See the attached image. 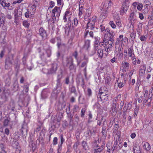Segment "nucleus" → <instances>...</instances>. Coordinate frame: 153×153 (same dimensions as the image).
<instances>
[{
  "label": "nucleus",
  "instance_id": "nucleus-60",
  "mask_svg": "<svg viewBox=\"0 0 153 153\" xmlns=\"http://www.w3.org/2000/svg\"><path fill=\"white\" fill-rule=\"evenodd\" d=\"M88 122L89 123L92 121L91 120V119L92 118V114L90 113L89 114H88Z\"/></svg>",
  "mask_w": 153,
  "mask_h": 153
},
{
  "label": "nucleus",
  "instance_id": "nucleus-55",
  "mask_svg": "<svg viewBox=\"0 0 153 153\" xmlns=\"http://www.w3.org/2000/svg\"><path fill=\"white\" fill-rule=\"evenodd\" d=\"M93 107L94 109L99 108L100 107V105L99 103L97 102L95 103L93 105Z\"/></svg>",
  "mask_w": 153,
  "mask_h": 153
},
{
  "label": "nucleus",
  "instance_id": "nucleus-2",
  "mask_svg": "<svg viewBox=\"0 0 153 153\" xmlns=\"http://www.w3.org/2000/svg\"><path fill=\"white\" fill-rule=\"evenodd\" d=\"M105 3L103 2L100 7V9L102 11V12L105 14L107 13L108 9L111 7L112 3L111 1L106 0Z\"/></svg>",
  "mask_w": 153,
  "mask_h": 153
},
{
  "label": "nucleus",
  "instance_id": "nucleus-57",
  "mask_svg": "<svg viewBox=\"0 0 153 153\" xmlns=\"http://www.w3.org/2000/svg\"><path fill=\"white\" fill-rule=\"evenodd\" d=\"M9 123V120H8L6 119H5L4 122V126H7Z\"/></svg>",
  "mask_w": 153,
  "mask_h": 153
},
{
  "label": "nucleus",
  "instance_id": "nucleus-13",
  "mask_svg": "<svg viewBox=\"0 0 153 153\" xmlns=\"http://www.w3.org/2000/svg\"><path fill=\"white\" fill-rule=\"evenodd\" d=\"M0 4L4 8H8L10 6L9 3L6 2L5 0H0Z\"/></svg>",
  "mask_w": 153,
  "mask_h": 153
},
{
  "label": "nucleus",
  "instance_id": "nucleus-27",
  "mask_svg": "<svg viewBox=\"0 0 153 153\" xmlns=\"http://www.w3.org/2000/svg\"><path fill=\"white\" fill-rule=\"evenodd\" d=\"M11 12L9 11H7L6 13L5 18L9 19H12V16L11 15Z\"/></svg>",
  "mask_w": 153,
  "mask_h": 153
},
{
  "label": "nucleus",
  "instance_id": "nucleus-14",
  "mask_svg": "<svg viewBox=\"0 0 153 153\" xmlns=\"http://www.w3.org/2000/svg\"><path fill=\"white\" fill-rule=\"evenodd\" d=\"M39 32L40 35L43 38L46 37L47 34L46 31L42 27L40 28Z\"/></svg>",
  "mask_w": 153,
  "mask_h": 153
},
{
  "label": "nucleus",
  "instance_id": "nucleus-49",
  "mask_svg": "<svg viewBox=\"0 0 153 153\" xmlns=\"http://www.w3.org/2000/svg\"><path fill=\"white\" fill-rule=\"evenodd\" d=\"M79 108V106L77 105H75L74 106L73 111L74 112H75L77 111Z\"/></svg>",
  "mask_w": 153,
  "mask_h": 153
},
{
  "label": "nucleus",
  "instance_id": "nucleus-62",
  "mask_svg": "<svg viewBox=\"0 0 153 153\" xmlns=\"http://www.w3.org/2000/svg\"><path fill=\"white\" fill-rule=\"evenodd\" d=\"M53 144L56 145L57 143V137H55L53 139Z\"/></svg>",
  "mask_w": 153,
  "mask_h": 153
},
{
  "label": "nucleus",
  "instance_id": "nucleus-9",
  "mask_svg": "<svg viewBox=\"0 0 153 153\" xmlns=\"http://www.w3.org/2000/svg\"><path fill=\"white\" fill-rule=\"evenodd\" d=\"M71 13L69 10H67L65 13V15L63 16V20L65 22H66L67 21V17L68 18V20L69 21H71L70 18L71 17Z\"/></svg>",
  "mask_w": 153,
  "mask_h": 153
},
{
  "label": "nucleus",
  "instance_id": "nucleus-40",
  "mask_svg": "<svg viewBox=\"0 0 153 153\" xmlns=\"http://www.w3.org/2000/svg\"><path fill=\"white\" fill-rule=\"evenodd\" d=\"M70 90L71 93L75 94L76 91L75 87L74 86H72L70 88Z\"/></svg>",
  "mask_w": 153,
  "mask_h": 153
},
{
  "label": "nucleus",
  "instance_id": "nucleus-21",
  "mask_svg": "<svg viewBox=\"0 0 153 153\" xmlns=\"http://www.w3.org/2000/svg\"><path fill=\"white\" fill-rule=\"evenodd\" d=\"M131 108V105L130 103L126 104L123 108L124 110L126 111L128 110H130Z\"/></svg>",
  "mask_w": 153,
  "mask_h": 153
},
{
  "label": "nucleus",
  "instance_id": "nucleus-37",
  "mask_svg": "<svg viewBox=\"0 0 153 153\" xmlns=\"http://www.w3.org/2000/svg\"><path fill=\"white\" fill-rule=\"evenodd\" d=\"M100 91L103 92H108L107 88L105 86H102L100 89L99 92H100Z\"/></svg>",
  "mask_w": 153,
  "mask_h": 153
},
{
  "label": "nucleus",
  "instance_id": "nucleus-30",
  "mask_svg": "<svg viewBox=\"0 0 153 153\" xmlns=\"http://www.w3.org/2000/svg\"><path fill=\"white\" fill-rule=\"evenodd\" d=\"M82 145L83 148L85 150H87L89 149L88 146L85 141H83L82 143Z\"/></svg>",
  "mask_w": 153,
  "mask_h": 153
},
{
  "label": "nucleus",
  "instance_id": "nucleus-63",
  "mask_svg": "<svg viewBox=\"0 0 153 153\" xmlns=\"http://www.w3.org/2000/svg\"><path fill=\"white\" fill-rule=\"evenodd\" d=\"M56 39L57 38H53L51 39L50 40V42L53 44H54L56 41H57Z\"/></svg>",
  "mask_w": 153,
  "mask_h": 153
},
{
  "label": "nucleus",
  "instance_id": "nucleus-23",
  "mask_svg": "<svg viewBox=\"0 0 153 153\" xmlns=\"http://www.w3.org/2000/svg\"><path fill=\"white\" fill-rule=\"evenodd\" d=\"M105 31H106L107 33H108L109 34L110 36L114 37L115 35V33L112 30H110L109 29L107 28L105 29Z\"/></svg>",
  "mask_w": 153,
  "mask_h": 153
},
{
  "label": "nucleus",
  "instance_id": "nucleus-44",
  "mask_svg": "<svg viewBox=\"0 0 153 153\" xmlns=\"http://www.w3.org/2000/svg\"><path fill=\"white\" fill-rule=\"evenodd\" d=\"M104 145V144H103V143L101 145V147L100 148H99L96 149H94V150H96L97 151V152L99 153H100L102 150L103 149V146Z\"/></svg>",
  "mask_w": 153,
  "mask_h": 153
},
{
  "label": "nucleus",
  "instance_id": "nucleus-64",
  "mask_svg": "<svg viewBox=\"0 0 153 153\" xmlns=\"http://www.w3.org/2000/svg\"><path fill=\"white\" fill-rule=\"evenodd\" d=\"M148 6H149V5L148 4H146L144 6V7H145V9H144L145 10L144 11L145 12H148L149 10V8H148Z\"/></svg>",
  "mask_w": 153,
  "mask_h": 153
},
{
  "label": "nucleus",
  "instance_id": "nucleus-41",
  "mask_svg": "<svg viewBox=\"0 0 153 153\" xmlns=\"http://www.w3.org/2000/svg\"><path fill=\"white\" fill-rule=\"evenodd\" d=\"M144 94V99L146 100L148 97H148V91L147 90H145L143 91Z\"/></svg>",
  "mask_w": 153,
  "mask_h": 153
},
{
  "label": "nucleus",
  "instance_id": "nucleus-31",
  "mask_svg": "<svg viewBox=\"0 0 153 153\" xmlns=\"http://www.w3.org/2000/svg\"><path fill=\"white\" fill-rule=\"evenodd\" d=\"M62 77V75L60 74L58 75L57 76V85H60V80Z\"/></svg>",
  "mask_w": 153,
  "mask_h": 153
},
{
  "label": "nucleus",
  "instance_id": "nucleus-34",
  "mask_svg": "<svg viewBox=\"0 0 153 153\" xmlns=\"http://www.w3.org/2000/svg\"><path fill=\"white\" fill-rule=\"evenodd\" d=\"M122 65L123 67L126 69H128L129 68V64L127 62H123Z\"/></svg>",
  "mask_w": 153,
  "mask_h": 153
},
{
  "label": "nucleus",
  "instance_id": "nucleus-11",
  "mask_svg": "<svg viewBox=\"0 0 153 153\" xmlns=\"http://www.w3.org/2000/svg\"><path fill=\"white\" fill-rule=\"evenodd\" d=\"M117 105L116 104H112L110 112L112 114V115H114L116 114L118 109V107H116Z\"/></svg>",
  "mask_w": 153,
  "mask_h": 153
},
{
  "label": "nucleus",
  "instance_id": "nucleus-19",
  "mask_svg": "<svg viewBox=\"0 0 153 153\" xmlns=\"http://www.w3.org/2000/svg\"><path fill=\"white\" fill-rule=\"evenodd\" d=\"M57 65L56 63L53 64L51 68V72L52 73H55L57 70Z\"/></svg>",
  "mask_w": 153,
  "mask_h": 153
},
{
  "label": "nucleus",
  "instance_id": "nucleus-7",
  "mask_svg": "<svg viewBox=\"0 0 153 153\" xmlns=\"http://www.w3.org/2000/svg\"><path fill=\"white\" fill-rule=\"evenodd\" d=\"M14 14L15 18L16 20L22 15L21 10L18 8L15 9L14 10Z\"/></svg>",
  "mask_w": 153,
  "mask_h": 153
},
{
  "label": "nucleus",
  "instance_id": "nucleus-20",
  "mask_svg": "<svg viewBox=\"0 0 153 153\" xmlns=\"http://www.w3.org/2000/svg\"><path fill=\"white\" fill-rule=\"evenodd\" d=\"M31 7L29 10L30 11V14L31 15H33L36 11V7L34 4L31 5Z\"/></svg>",
  "mask_w": 153,
  "mask_h": 153
},
{
  "label": "nucleus",
  "instance_id": "nucleus-39",
  "mask_svg": "<svg viewBox=\"0 0 153 153\" xmlns=\"http://www.w3.org/2000/svg\"><path fill=\"white\" fill-rule=\"evenodd\" d=\"M143 69H140L139 71V74L142 76H143L145 72V70L146 69V68L144 65H143Z\"/></svg>",
  "mask_w": 153,
  "mask_h": 153
},
{
  "label": "nucleus",
  "instance_id": "nucleus-56",
  "mask_svg": "<svg viewBox=\"0 0 153 153\" xmlns=\"http://www.w3.org/2000/svg\"><path fill=\"white\" fill-rule=\"evenodd\" d=\"M87 94L88 96H90L92 95L91 90L90 88H88L87 90Z\"/></svg>",
  "mask_w": 153,
  "mask_h": 153
},
{
  "label": "nucleus",
  "instance_id": "nucleus-3",
  "mask_svg": "<svg viewBox=\"0 0 153 153\" xmlns=\"http://www.w3.org/2000/svg\"><path fill=\"white\" fill-rule=\"evenodd\" d=\"M129 0H125L121 8L120 13L121 15H124L126 13L129 7Z\"/></svg>",
  "mask_w": 153,
  "mask_h": 153
},
{
  "label": "nucleus",
  "instance_id": "nucleus-61",
  "mask_svg": "<svg viewBox=\"0 0 153 153\" xmlns=\"http://www.w3.org/2000/svg\"><path fill=\"white\" fill-rule=\"evenodd\" d=\"M24 0H18L17 1H14L13 2V4H15L17 3H20L21 2L23 1Z\"/></svg>",
  "mask_w": 153,
  "mask_h": 153
},
{
  "label": "nucleus",
  "instance_id": "nucleus-47",
  "mask_svg": "<svg viewBox=\"0 0 153 153\" xmlns=\"http://www.w3.org/2000/svg\"><path fill=\"white\" fill-rule=\"evenodd\" d=\"M97 17L96 16H93L91 18H90L89 19L91 20V22H93L95 24V22H96Z\"/></svg>",
  "mask_w": 153,
  "mask_h": 153
},
{
  "label": "nucleus",
  "instance_id": "nucleus-45",
  "mask_svg": "<svg viewBox=\"0 0 153 153\" xmlns=\"http://www.w3.org/2000/svg\"><path fill=\"white\" fill-rule=\"evenodd\" d=\"M95 40L94 42V44H99V41L100 39V37H99L97 36L95 37L94 38Z\"/></svg>",
  "mask_w": 153,
  "mask_h": 153
},
{
  "label": "nucleus",
  "instance_id": "nucleus-35",
  "mask_svg": "<svg viewBox=\"0 0 153 153\" xmlns=\"http://www.w3.org/2000/svg\"><path fill=\"white\" fill-rule=\"evenodd\" d=\"M90 40H87L85 41V47L86 49H88L90 46Z\"/></svg>",
  "mask_w": 153,
  "mask_h": 153
},
{
  "label": "nucleus",
  "instance_id": "nucleus-17",
  "mask_svg": "<svg viewBox=\"0 0 153 153\" xmlns=\"http://www.w3.org/2000/svg\"><path fill=\"white\" fill-rule=\"evenodd\" d=\"M117 140V139L115 141L114 144L113 145V147L111 149L108 148V144L107 145V148L108 149V151H109L110 150H111L112 152H113L114 149H116L117 150V149L118 148Z\"/></svg>",
  "mask_w": 153,
  "mask_h": 153
},
{
  "label": "nucleus",
  "instance_id": "nucleus-1",
  "mask_svg": "<svg viewBox=\"0 0 153 153\" xmlns=\"http://www.w3.org/2000/svg\"><path fill=\"white\" fill-rule=\"evenodd\" d=\"M101 43L102 45V47L105 48V51L106 52H108L111 51L113 46L111 44L112 43H110L108 40L104 38Z\"/></svg>",
  "mask_w": 153,
  "mask_h": 153
},
{
  "label": "nucleus",
  "instance_id": "nucleus-54",
  "mask_svg": "<svg viewBox=\"0 0 153 153\" xmlns=\"http://www.w3.org/2000/svg\"><path fill=\"white\" fill-rule=\"evenodd\" d=\"M55 2L53 1H51L50 2V6L49 7V8H53L55 6Z\"/></svg>",
  "mask_w": 153,
  "mask_h": 153
},
{
  "label": "nucleus",
  "instance_id": "nucleus-18",
  "mask_svg": "<svg viewBox=\"0 0 153 153\" xmlns=\"http://www.w3.org/2000/svg\"><path fill=\"white\" fill-rule=\"evenodd\" d=\"M108 96H106V95L104 96L100 95L99 97L98 96V99L99 101H101L102 102L106 101L108 99Z\"/></svg>",
  "mask_w": 153,
  "mask_h": 153
},
{
  "label": "nucleus",
  "instance_id": "nucleus-12",
  "mask_svg": "<svg viewBox=\"0 0 153 153\" xmlns=\"http://www.w3.org/2000/svg\"><path fill=\"white\" fill-rule=\"evenodd\" d=\"M5 20V17L4 15V14L2 13L0 19V26L4 30L5 29L4 28H3V27L4 24Z\"/></svg>",
  "mask_w": 153,
  "mask_h": 153
},
{
  "label": "nucleus",
  "instance_id": "nucleus-36",
  "mask_svg": "<svg viewBox=\"0 0 153 153\" xmlns=\"http://www.w3.org/2000/svg\"><path fill=\"white\" fill-rule=\"evenodd\" d=\"M114 20L116 23V25H117V26H118L119 27H121L122 25L119 18V17H117V19H115Z\"/></svg>",
  "mask_w": 153,
  "mask_h": 153
},
{
  "label": "nucleus",
  "instance_id": "nucleus-46",
  "mask_svg": "<svg viewBox=\"0 0 153 153\" xmlns=\"http://www.w3.org/2000/svg\"><path fill=\"white\" fill-rule=\"evenodd\" d=\"M30 14V12L29 10L28 9H27V12L25 13V17L26 18H29V14Z\"/></svg>",
  "mask_w": 153,
  "mask_h": 153
},
{
  "label": "nucleus",
  "instance_id": "nucleus-28",
  "mask_svg": "<svg viewBox=\"0 0 153 153\" xmlns=\"http://www.w3.org/2000/svg\"><path fill=\"white\" fill-rule=\"evenodd\" d=\"M134 153H141V151L140 147L134 146Z\"/></svg>",
  "mask_w": 153,
  "mask_h": 153
},
{
  "label": "nucleus",
  "instance_id": "nucleus-5",
  "mask_svg": "<svg viewBox=\"0 0 153 153\" xmlns=\"http://www.w3.org/2000/svg\"><path fill=\"white\" fill-rule=\"evenodd\" d=\"M95 24L93 22H91V20L89 19L88 22L87 24L86 29L85 30V32H86L85 36L87 34V33L88 32V31L86 29L88 28L89 27H90V29L91 30H93L95 27Z\"/></svg>",
  "mask_w": 153,
  "mask_h": 153
},
{
  "label": "nucleus",
  "instance_id": "nucleus-59",
  "mask_svg": "<svg viewBox=\"0 0 153 153\" xmlns=\"http://www.w3.org/2000/svg\"><path fill=\"white\" fill-rule=\"evenodd\" d=\"M123 49V48L122 47V45H120L118 47V53L122 52Z\"/></svg>",
  "mask_w": 153,
  "mask_h": 153
},
{
  "label": "nucleus",
  "instance_id": "nucleus-6",
  "mask_svg": "<svg viewBox=\"0 0 153 153\" xmlns=\"http://www.w3.org/2000/svg\"><path fill=\"white\" fill-rule=\"evenodd\" d=\"M128 56L131 58L132 60L135 61L136 60V58L134 53V50L132 48H130L128 50Z\"/></svg>",
  "mask_w": 153,
  "mask_h": 153
},
{
  "label": "nucleus",
  "instance_id": "nucleus-33",
  "mask_svg": "<svg viewBox=\"0 0 153 153\" xmlns=\"http://www.w3.org/2000/svg\"><path fill=\"white\" fill-rule=\"evenodd\" d=\"M71 63H68V65H69V68L70 70H73L74 69L75 67L74 64L73 63V60L72 59H71Z\"/></svg>",
  "mask_w": 153,
  "mask_h": 153
},
{
  "label": "nucleus",
  "instance_id": "nucleus-4",
  "mask_svg": "<svg viewBox=\"0 0 153 153\" xmlns=\"http://www.w3.org/2000/svg\"><path fill=\"white\" fill-rule=\"evenodd\" d=\"M62 6L63 5L62 7L55 6L52 10V13L53 14L52 15L53 18H55L56 16L59 17L60 16Z\"/></svg>",
  "mask_w": 153,
  "mask_h": 153
},
{
  "label": "nucleus",
  "instance_id": "nucleus-42",
  "mask_svg": "<svg viewBox=\"0 0 153 153\" xmlns=\"http://www.w3.org/2000/svg\"><path fill=\"white\" fill-rule=\"evenodd\" d=\"M73 24L75 27L77 26L78 25V21L77 18L76 17L74 18L73 20Z\"/></svg>",
  "mask_w": 153,
  "mask_h": 153
},
{
  "label": "nucleus",
  "instance_id": "nucleus-10",
  "mask_svg": "<svg viewBox=\"0 0 153 153\" xmlns=\"http://www.w3.org/2000/svg\"><path fill=\"white\" fill-rule=\"evenodd\" d=\"M123 35H121L119 36V37L117 39L116 42H115V45H116L115 48H116L117 47L120 42L123 43Z\"/></svg>",
  "mask_w": 153,
  "mask_h": 153
},
{
  "label": "nucleus",
  "instance_id": "nucleus-48",
  "mask_svg": "<svg viewBox=\"0 0 153 153\" xmlns=\"http://www.w3.org/2000/svg\"><path fill=\"white\" fill-rule=\"evenodd\" d=\"M86 111V109L85 108H82L81 111V117H83L85 115V113Z\"/></svg>",
  "mask_w": 153,
  "mask_h": 153
},
{
  "label": "nucleus",
  "instance_id": "nucleus-29",
  "mask_svg": "<svg viewBox=\"0 0 153 153\" xmlns=\"http://www.w3.org/2000/svg\"><path fill=\"white\" fill-rule=\"evenodd\" d=\"M136 18L135 16V13L133 11L130 14V19L131 20H135Z\"/></svg>",
  "mask_w": 153,
  "mask_h": 153
},
{
  "label": "nucleus",
  "instance_id": "nucleus-16",
  "mask_svg": "<svg viewBox=\"0 0 153 153\" xmlns=\"http://www.w3.org/2000/svg\"><path fill=\"white\" fill-rule=\"evenodd\" d=\"M102 47V44L101 42H100L99 44H95L94 45V51L93 54L95 53L96 52V51L97 50L102 49L101 48Z\"/></svg>",
  "mask_w": 153,
  "mask_h": 153
},
{
  "label": "nucleus",
  "instance_id": "nucleus-24",
  "mask_svg": "<svg viewBox=\"0 0 153 153\" xmlns=\"http://www.w3.org/2000/svg\"><path fill=\"white\" fill-rule=\"evenodd\" d=\"M143 148L145 150H149L150 149V145L148 143L146 142L144 144Z\"/></svg>",
  "mask_w": 153,
  "mask_h": 153
},
{
  "label": "nucleus",
  "instance_id": "nucleus-22",
  "mask_svg": "<svg viewBox=\"0 0 153 153\" xmlns=\"http://www.w3.org/2000/svg\"><path fill=\"white\" fill-rule=\"evenodd\" d=\"M97 54L99 57L102 58L103 56V50L102 48L98 49L97 50Z\"/></svg>",
  "mask_w": 153,
  "mask_h": 153
},
{
  "label": "nucleus",
  "instance_id": "nucleus-26",
  "mask_svg": "<svg viewBox=\"0 0 153 153\" xmlns=\"http://www.w3.org/2000/svg\"><path fill=\"white\" fill-rule=\"evenodd\" d=\"M121 97L120 94L116 96L113 100V103L116 104L117 101L119 100Z\"/></svg>",
  "mask_w": 153,
  "mask_h": 153
},
{
  "label": "nucleus",
  "instance_id": "nucleus-53",
  "mask_svg": "<svg viewBox=\"0 0 153 153\" xmlns=\"http://www.w3.org/2000/svg\"><path fill=\"white\" fill-rule=\"evenodd\" d=\"M100 93V95H103L104 96H108V92H103L100 91V92H99Z\"/></svg>",
  "mask_w": 153,
  "mask_h": 153
},
{
  "label": "nucleus",
  "instance_id": "nucleus-15",
  "mask_svg": "<svg viewBox=\"0 0 153 153\" xmlns=\"http://www.w3.org/2000/svg\"><path fill=\"white\" fill-rule=\"evenodd\" d=\"M21 131L22 134L24 135L27 134L28 131V128L26 124H23L22 125Z\"/></svg>",
  "mask_w": 153,
  "mask_h": 153
},
{
  "label": "nucleus",
  "instance_id": "nucleus-43",
  "mask_svg": "<svg viewBox=\"0 0 153 153\" xmlns=\"http://www.w3.org/2000/svg\"><path fill=\"white\" fill-rule=\"evenodd\" d=\"M109 25L111 26V27L113 29H115L116 26L115 24L114 23L113 21H111L109 22Z\"/></svg>",
  "mask_w": 153,
  "mask_h": 153
},
{
  "label": "nucleus",
  "instance_id": "nucleus-58",
  "mask_svg": "<svg viewBox=\"0 0 153 153\" xmlns=\"http://www.w3.org/2000/svg\"><path fill=\"white\" fill-rule=\"evenodd\" d=\"M134 71H135V70L133 69V70H131L129 72V73L128 74L129 78H131V76L132 75L133 73L134 72Z\"/></svg>",
  "mask_w": 153,
  "mask_h": 153
},
{
  "label": "nucleus",
  "instance_id": "nucleus-51",
  "mask_svg": "<svg viewBox=\"0 0 153 153\" xmlns=\"http://www.w3.org/2000/svg\"><path fill=\"white\" fill-rule=\"evenodd\" d=\"M79 12L78 14V16H79V18H80V17L82 14L83 9L81 8H79Z\"/></svg>",
  "mask_w": 153,
  "mask_h": 153
},
{
  "label": "nucleus",
  "instance_id": "nucleus-8",
  "mask_svg": "<svg viewBox=\"0 0 153 153\" xmlns=\"http://www.w3.org/2000/svg\"><path fill=\"white\" fill-rule=\"evenodd\" d=\"M57 40V45L59 48L65 49L66 46L65 44L64 43L61 42V39L60 37H58L56 39Z\"/></svg>",
  "mask_w": 153,
  "mask_h": 153
},
{
  "label": "nucleus",
  "instance_id": "nucleus-52",
  "mask_svg": "<svg viewBox=\"0 0 153 153\" xmlns=\"http://www.w3.org/2000/svg\"><path fill=\"white\" fill-rule=\"evenodd\" d=\"M70 25H66L65 27V33H66L67 32H69L70 30Z\"/></svg>",
  "mask_w": 153,
  "mask_h": 153
},
{
  "label": "nucleus",
  "instance_id": "nucleus-38",
  "mask_svg": "<svg viewBox=\"0 0 153 153\" xmlns=\"http://www.w3.org/2000/svg\"><path fill=\"white\" fill-rule=\"evenodd\" d=\"M126 82V80H124L123 82H119V83L118 82V87L120 88H122L125 85Z\"/></svg>",
  "mask_w": 153,
  "mask_h": 153
},
{
  "label": "nucleus",
  "instance_id": "nucleus-50",
  "mask_svg": "<svg viewBox=\"0 0 153 153\" xmlns=\"http://www.w3.org/2000/svg\"><path fill=\"white\" fill-rule=\"evenodd\" d=\"M143 5L142 3H139L138 4L137 6V9L139 10H141L143 8Z\"/></svg>",
  "mask_w": 153,
  "mask_h": 153
},
{
  "label": "nucleus",
  "instance_id": "nucleus-32",
  "mask_svg": "<svg viewBox=\"0 0 153 153\" xmlns=\"http://www.w3.org/2000/svg\"><path fill=\"white\" fill-rule=\"evenodd\" d=\"M22 25L24 26L26 28H28L30 26V23L27 20H24L22 22Z\"/></svg>",
  "mask_w": 153,
  "mask_h": 153
},
{
  "label": "nucleus",
  "instance_id": "nucleus-25",
  "mask_svg": "<svg viewBox=\"0 0 153 153\" xmlns=\"http://www.w3.org/2000/svg\"><path fill=\"white\" fill-rule=\"evenodd\" d=\"M11 65L12 62L11 61H9L7 59L5 62V68L7 69L9 67H10Z\"/></svg>",
  "mask_w": 153,
  "mask_h": 153
}]
</instances>
